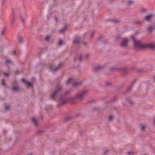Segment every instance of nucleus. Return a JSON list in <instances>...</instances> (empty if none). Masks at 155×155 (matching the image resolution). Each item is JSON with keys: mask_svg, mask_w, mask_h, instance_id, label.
<instances>
[{"mask_svg": "<svg viewBox=\"0 0 155 155\" xmlns=\"http://www.w3.org/2000/svg\"><path fill=\"white\" fill-rule=\"evenodd\" d=\"M134 43V45L136 49L139 50L145 48H155V43L154 42L150 43L148 44H143L140 43V41L136 40L134 37L131 36Z\"/></svg>", "mask_w": 155, "mask_h": 155, "instance_id": "f257e3e1", "label": "nucleus"}, {"mask_svg": "<svg viewBox=\"0 0 155 155\" xmlns=\"http://www.w3.org/2000/svg\"><path fill=\"white\" fill-rule=\"evenodd\" d=\"M61 86L58 85L57 86L55 91L51 95V98L52 99H55V98L58 97L61 92Z\"/></svg>", "mask_w": 155, "mask_h": 155, "instance_id": "f03ea898", "label": "nucleus"}, {"mask_svg": "<svg viewBox=\"0 0 155 155\" xmlns=\"http://www.w3.org/2000/svg\"><path fill=\"white\" fill-rule=\"evenodd\" d=\"M87 91H84L78 94L73 98L77 99L79 101L82 100L83 99Z\"/></svg>", "mask_w": 155, "mask_h": 155, "instance_id": "7ed1b4c3", "label": "nucleus"}, {"mask_svg": "<svg viewBox=\"0 0 155 155\" xmlns=\"http://www.w3.org/2000/svg\"><path fill=\"white\" fill-rule=\"evenodd\" d=\"M82 84V82L80 81H78L76 82L73 83L72 79L71 78H70L68 79L66 82V84L69 85L71 84H72L73 86L75 87H77L80 86Z\"/></svg>", "mask_w": 155, "mask_h": 155, "instance_id": "20e7f679", "label": "nucleus"}, {"mask_svg": "<svg viewBox=\"0 0 155 155\" xmlns=\"http://www.w3.org/2000/svg\"><path fill=\"white\" fill-rule=\"evenodd\" d=\"M27 15L25 12H21L20 13V18L21 21L24 23L27 18Z\"/></svg>", "mask_w": 155, "mask_h": 155, "instance_id": "39448f33", "label": "nucleus"}, {"mask_svg": "<svg viewBox=\"0 0 155 155\" xmlns=\"http://www.w3.org/2000/svg\"><path fill=\"white\" fill-rule=\"evenodd\" d=\"M21 80L24 83L25 85L27 86L28 87H32L33 85V83L32 82H30L26 81L25 79L23 78H21Z\"/></svg>", "mask_w": 155, "mask_h": 155, "instance_id": "423d86ee", "label": "nucleus"}, {"mask_svg": "<svg viewBox=\"0 0 155 155\" xmlns=\"http://www.w3.org/2000/svg\"><path fill=\"white\" fill-rule=\"evenodd\" d=\"M80 42V37L76 36L75 37L73 41V43L74 44H78Z\"/></svg>", "mask_w": 155, "mask_h": 155, "instance_id": "0eeeda50", "label": "nucleus"}, {"mask_svg": "<svg viewBox=\"0 0 155 155\" xmlns=\"http://www.w3.org/2000/svg\"><path fill=\"white\" fill-rule=\"evenodd\" d=\"M153 15L152 14L148 15L145 17V19L147 21H150L152 18Z\"/></svg>", "mask_w": 155, "mask_h": 155, "instance_id": "6e6552de", "label": "nucleus"}, {"mask_svg": "<svg viewBox=\"0 0 155 155\" xmlns=\"http://www.w3.org/2000/svg\"><path fill=\"white\" fill-rule=\"evenodd\" d=\"M59 101L60 102H61V104H64L66 103H67L69 101V99H66L64 100H62V98L61 97L59 99Z\"/></svg>", "mask_w": 155, "mask_h": 155, "instance_id": "1a4fd4ad", "label": "nucleus"}, {"mask_svg": "<svg viewBox=\"0 0 155 155\" xmlns=\"http://www.w3.org/2000/svg\"><path fill=\"white\" fill-rule=\"evenodd\" d=\"M128 41L127 40H126L125 41H123L120 44V45L122 47H125L127 45Z\"/></svg>", "mask_w": 155, "mask_h": 155, "instance_id": "9d476101", "label": "nucleus"}, {"mask_svg": "<svg viewBox=\"0 0 155 155\" xmlns=\"http://www.w3.org/2000/svg\"><path fill=\"white\" fill-rule=\"evenodd\" d=\"M75 60H78L80 61H82V57L81 55H80L76 57L74 59Z\"/></svg>", "mask_w": 155, "mask_h": 155, "instance_id": "9b49d317", "label": "nucleus"}, {"mask_svg": "<svg viewBox=\"0 0 155 155\" xmlns=\"http://www.w3.org/2000/svg\"><path fill=\"white\" fill-rule=\"evenodd\" d=\"M153 27L151 26H149L147 29L148 31L150 32H152L153 31Z\"/></svg>", "mask_w": 155, "mask_h": 155, "instance_id": "f8f14e48", "label": "nucleus"}, {"mask_svg": "<svg viewBox=\"0 0 155 155\" xmlns=\"http://www.w3.org/2000/svg\"><path fill=\"white\" fill-rule=\"evenodd\" d=\"M5 62L7 64H12V61H11V60L10 59H7L6 61Z\"/></svg>", "mask_w": 155, "mask_h": 155, "instance_id": "ddd939ff", "label": "nucleus"}, {"mask_svg": "<svg viewBox=\"0 0 155 155\" xmlns=\"http://www.w3.org/2000/svg\"><path fill=\"white\" fill-rule=\"evenodd\" d=\"M31 120L35 125H37V124L36 121V120L35 118H31Z\"/></svg>", "mask_w": 155, "mask_h": 155, "instance_id": "4468645a", "label": "nucleus"}, {"mask_svg": "<svg viewBox=\"0 0 155 155\" xmlns=\"http://www.w3.org/2000/svg\"><path fill=\"white\" fill-rule=\"evenodd\" d=\"M58 67H56L54 68H50V69L51 71H52L54 72L55 71H56L58 69Z\"/></svg>", "mask_w": 155, "mask_h": 155, "instance_id": "2eb2a0df", "label": "nucleus"}, {"mask_svg": "<svg viewBox=\"0 0 155 155\" xmlns=\"http://www.w3.org/2000/svg\"><path fill=\"white\" fill-rule=\"evenodd\" d=\"M12 89L13 91H16L18 90L19 88L18 87H13Z\"/></svg>", "mask_w": 155, "mask_h": 155, "instance_id": "dca6fc26", "label": "nucleus"}, {"mask_svg": "<svg viewBox=\"0 0 155 155\" xmlns=\"http://www.w3.org/2000/svg\"><path fill=\"white\" fill-rule=\"evenodd\" d=\"M125 100L126 101L129 102V103H130V104L133 103V102H132V101L129 98H126Z\"/></svg>", "mask_w": 155, "mask_h": 155, "instance_id": "f3484780", "label": "nucleus"}, {"mask_svg": "<svg viewBox=\"0 0 155 155\" xmlns=\"http://www.w3.org/2000/svg\"><path fill=\"white\" fill-rule=\"evenodd\" d=\"M18 38V41H19L21 42L22 43L23 42V40L22 37L21 36H19Z\"/></svg>", "mask_w": 155, "mask_h": 155, "instance_id": "a211bd4d", "label": "nucleus"}, {"mask_svg": "<svg viewBox=\"0 0 155 155\" xmlns=\"http://www.w3.org/2000/svg\"><path fill=\"white\" fill-rule=\"evenodd\" d=\"M66 28V26H65L62 29L60 30L59 31V32H62L64 30H65Z\"/></svg>", "mask_w": 155, "mask_h": 155, "instance_id": "6ab92c4d", "label": "nucleus"}, {"mask_svg": "<svg viewBox=\"0 0 155 155\" xmlns=\"http://www.w3.org/2000/svg\"><path fill=\"white\" fill-rule=\"evenodd\" d=\"M62 43H63V41H62V40H60L59 41V42L58 43V45L59 46H60L62 45Z\"/></svg>", "mask_w": 155, "mask_h": 155, "instance_id": "aec40b11", "label": "nucleus"}, {"mask_svg": "<svg viewBox=\"0 0 155 155\" xmlns=\"http://www.w3.org/2000/svg\"><path fill=\"white\" fill-rule=\"evenodd\" d=\"M1 82L2 84L4 85L5 84V80L4 79H2L1 80Z\"/></svg>", "mask_w": 155, "mask_h": 155, "instance_id": "412c9836", "label": "nucleus"}, {"mask_svg": "<svg viewBox=\"0 0 155 155\" xmlns=\"http://www.w3.org/2000/svg\"><path fill=\"white\" fill-rule=\"evenodd\" d=\"M128 3L129 4L131 5L133 3V2L132 1L129 0L128 1Z\"/></svg>", "mask_w": 155, "mask_h": 155, "instance_id": "4be33fe9", "label": "nucleus"}, {"mask_svg": "<svg viewBox=\"0 0 155 155\" xmlns=\"http://www.w3.org/2000/svg\"><path fill=\"white\" fill-rule=\"evenodd\" d=\"M95 31H93L92 33H91V38L92 37H93V35H94V34H95Z\"/></svg>", "mask_w": 155, "mask_h": 155, "instance_id": "5701e85b", "label": "nucleus"}, {"mask_svg": "<svg viewBox=\"0 0 155 155\" xmlns=\"http://www.w3.org/2000/svg\"><path fill=\"white\" fill-rule=\"evenodd\" d=\"M145 128V126L144 125H142L141 126V129L142 130H143Z\"/></svg>", "mask_w": 155, "mask_h": 155, "instance_id": "b1692460", "label": "nucleus"}, {"mask_svg": "<svg viewBox=\"0 0 155 155\" xmlns=\"http://www.w3.org/2000/svg\"><path fill=\"white\" fill-rule=\"evenodd\" d=\"M49 38V37L48 36H47L46 37L45 40L46 41H48Z\"/></svg>", "mask_w": 155, "mask_h": 155, "instance_id": "393cba45", "label": "nucleus"}, {"mask_svg": "<svg viewBox=\"0 0 155 155\" xmlns=\"http://www.w3.org/2000/svg\"><path fill=\"white\" fill-rule=\"evenodd\" d=\"M5 108L6 110H7L9 108V107L8 105H6L5 106Z\"/></svg>", "mask_w": 155, "mask_h": 155, "instance_id": "a878e982", "label": "nucleus"}, {"mask_svg": "<svg viewBox=\"0 0 155 155\" xmlns=\"http://www.w3.org/2000/svg\"><path fill=\"white\" fill-rule=\"evenodd\" d=\"M4 74L5 75H6V76H7V77H8L9 76V74L7 73H4Z\"/></svg>", "mask_w": 155, "mask_h": 155, "instance_id": "bb28decb", "label": "nucleus"}, {"mask_svg": "<svg viewBox=\"0 0 155 155\" xmlns=\"http://www.w3.org/2000/svg\"><path fill=\"white\" fill-rule=\"evenodd\" d=\"M113 119V117L112 116L110 117L109 118V121Z\"/></svg>", "mask_w": 155, "mask_h": 155, "instance_id": "cd10ccee", "label": "nucleus"}, {"mask_svg": "<svg viewBox=\"0 0 155 155\" xmlns=\"http://www.w3.org/2000/svg\"><path fill=\"white\" fill-rule=\"evenodd\" d=\"M5 32V30H2L1 31V34L2 35H3Z\"/></svg>", "mask_w": 155, "mask_h": 155, "instance_id": "c85d7f7f", "label": "nucleus"}, {"mask_svg": "<svg viewBox=\"0 0 155 155\" xmlns=\"http://www.w3.org/2000/svg\"><path fill=\"white\" fill-rule=\"evenodd\" d=\"M17 83V81H16L15 80H14L13 81V84H16Z\"/></svg>", "mask_w": 155, "mask_h": 155, "instance_id": "c756f323", "label": "nucleus"}, {"mask_svg": "<svg viewBox=\"0 0 155 155\" xmlns=\"http://www.w3.org/2000/svg\"><path fill=\"white\" fill-rule=\"evenodd\" d=\"M127 153L129 154L130 155H132V152L130 151H128Z\"/></svg>", "mask_w": 155, "mask_h": 155, "instance_id": "7c9ffc66", "label": "nucleus"}, {"mask_svg": "<svg viewBox=\"0 0 155 155\" xmlns=\"http://www.w3.org/2000/svg\"><path fill=\"white\" fill-rule=\"evenodd\" d=\"M12 54L13 55L15 54H16V52H15V51H13V52H12Z\"/></svg>", "mask_w": 155, "mask_h": 155, "instance_id": "2f4dec72", "label": "nucleus"}, {"mask_svg": "<svg viewBox=\"0 0 155 155\" xmlns=\"http://www.w3.org/2000/svg\"><path fill=\"white\" fill-rule=\"evenodd\" d=\"M120 38V37H117L116 38V40H118L119 38Z\"/></svg>", "mask_w": 155, "mask_h": 155, "instance_id": "473e14b6", "label": "nucleus"}, {"mask_svg": "<svg viewBox=\"0 0 155 155\" xmlns=\"http://www.w3.org/2000/svg\"><path fill=\"white\" fill-rule=\"evenodd\" d=\"M55 20L56 21H57V17H55Z\"/></svg>", "mask_w": 155, "mask_h": 155, "instance_id": "72a5a7b5", "label": "nucleus"}, {"mask_svg": "<svg viewBox=\"0 0 155 155\" xmlns=\"http://www.w3.org/2000/svg\"><path fill=\"white\" fill-rule=\"evenodd\" d=\"M86 44H87V43H86V42H84V45H86Z\"/></svg>", "mask_w": 155, "mask_h": 155, "instance_id": "f704fd0d", "label": "nucleus"}, {"mask_svg": "<svg viewBox=\"0 0 155 155\" xmlns=\"http://www.w3.org/2000/svg\"><path fill=\"white\" fill-rule=\"evenodd\" d=\"M138 23H139V24H140V23H142V22L140 21V22H138Z\"/></svg>", "mask_w": 155, "mask_h": 155, "instance_id": "c9c22d12", "label": "nucleus"}, {"mask_svg": "<svg viewBox=\"0 0 155 155\" xmlns=\"http://www.w3.org/2000/svg\"><path fill=\"white\" fill-rule=\"evenodd\" d=\"M114 22H117V21H114Z\"/></svg>", "mask_w": 155, "mask_h": 155, "instance_id": "e433bc0d", "label": "nucleus"}, {"mask_svg": "<svg viewBox=\"0 0 155 155\" xmlns=\"http://www.w3.org/2000/svg\"><path fill=\"white\" fill-rule=\"evenodd\" d=\"M69 92H67V93H65V94H67Z\"/></svg>", "mask_w": 155, "mask_h": 155, "instance_id": "4c0bfd02", "label": "nucleus"}, {"mask_svg": "<svg viewBox=\"0 0 155 155\" xmlns=\"http://www.w3.org/2000/svg\"><path fill=\"white\" fill-rule=\"evenodd\" d=\"M31 155V154H29V155Z\"/></svg>", "mask_w": 155, "mask_h": 155, "instance_id": "58836bf2", "label": "nucleus"}, {"mask_svg": "<svg viewBox=\"0 0 155 155\" xmlns=\"http://www.w3.org/2000/svg\"><path fill=\"white\" fill-rule=\"evenodd\" d=\"M54 1H56V0H54Z\"/></svg>", "mask_w": 155, "mask_h": 155, "instance_id": "ea45409f", "label": "nucleus"}]
</instances>
